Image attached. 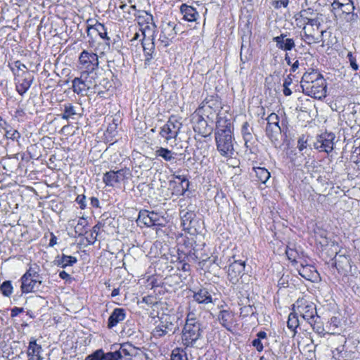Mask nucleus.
I'll list each match as a JSON object with an SVG mask.
<instances>
[{
  "instance_id": "obj_27",
  "label": "nucleus",
  "mask_w": 360,
  "mask_h": 360,
  "mask_svg": "<svg viewBox=\"0 0 360 360\" xmlns=\"http://www.w3.org/2000/svg\"><path fill=\"white\" fill-rule=\"evenodd\" d=\"M180 11L183 15V19L188 22H195L199 17V13L193 6L182 4Z\"/></svg>"
},
{
  "instance_id": "obj_23",
  "label": "nucleus",
  "mask_w": 360,
  "mask_h": 360,
  "mask_svg": "<svg viewBox=\"0 0 360 360\" xmlns=\"http://www.w3.org/2000/svg\"><path fill=\"white\" fill-rule=\"evenodd\" d=\"M297 271L302 277L308 281H314L316 280L319 276V274L315 267L311 265H303L301 264L300 266L297 268Z\"/></svg>"
},
{
  "instance_id": "obj_58",
  "label": "nucleus",
  "mask_w": 360,
  "mask_h": 360,
  "mask_svg": "<svg viewBox=\"0 0 360 360\" xmlns=\"http://www.w3.org/2000/svg\"><path fill=\"white\" fill-rule=\"evenodd\" d=\"M86 197L84 195H79L75 201L77 202V204L79 205V207L82 209V210H84L86 208Z\"/></svg>"
},
{
  "instance_id": "obj_46",
  "label": "nucleus",
  "mask_w": 360,
  "mask_h": 360,
  "mask_svg": "<svg viewBox=\"0 0 360 360\" xmlns=\"http://www.w3.org/2000/svg\"><path fill=\"white\" fill-rule=\"evenodd\" d=\"M255 309L251 305H246L240 308V316L247 317L255 314Z\"/></svg>"
},
{
  "instance_id": "obj_39",
  "label": "nucleus",
  "mask_w": 360,
  "mask_h": 360,
  "mask_svg": "<svg viewBox=\"0 0 360 360\" xmlns=\"http://www.w3.org/2000/svg\"><path fill=\"white\" fill-rule=\"evenodd\" d=\"M87 226V221L84 218H80L77 225L75 226V232L78 236H83L86 233V226Z\"/></svg>"
},
{
  "instance_id": "obj_44",
  "label": "nucleus",
  "mask_w": 360,
  "mask_h": 360,
  "mask_svg": "<svg viewBox=\"0 0 360 360\" xmlns=\"http://www.w3.org/2000/svg\"><path fill=\"white\" fill-rule=\"evenodd\" d=\"M101 227V224L100 223H98L96 224L91 230V233L89 236V238H87V240L89 243L93 244L96 240L97 236L98 235V231Z\"/></svg>"
},
{
  "instance_id": "obj_28",
  "label": "nucleus",
  "mask_w": 360,
  "mask_h": 360,
  "mask_svg": "<svg viewBox=\"0 0 360 360\" xmlns=\"http://www.w3.org/2000/svg\"><path fill=\"white\" fill-rule=\"evenodd\" d=\"M146 24L143 26H140V31L143 36V39H150V37H153V34L154 32L155 25L153 22V18L152 15H146Z\"/></svg>"
},
{
  "instance_id": "obj_42",
  "label": "nucleus",
  "mask_w": 360,
  "mask_h": 360,
  "mask_svg": "<svg viewBox=\"0 0 360 360\" xmlns=\"http://www.w3.org/2000/svg\"><path fill=\"white\" fill-rule=\"evenodd\" d=\"M171 360H188L186 354L183 349H174L171 355Z\"/></svg>"
},
{
  "instance_id": "obj_63",
  "label": "nucleus",
  "mask_w": 360,
  "mask_h": 360,
  "mask_svg": "<svg viewBox=\"0 0 360 360\" xmlns=\"http://www.w3.org/2000/svg\"><path fill=\"white\" fill-rule=\"evenodd\" d=\"M297 148L300 151L307 148V142L303 139H300L297 143Z\"/></svg>"
},
{
  "instance_id": "obj_37",
  "label": "nucleus",
  "mask_w": 360,
  "mask_h": 360,
  "mask_svg": "<svg viewBox=\"0 0 360 360\" xmlns=\"http://www.w3.org/2000/svg\"><path fill=\"white\" fill-rule=\"evenodd\" d=\"M298 314H295V311H292L289 316L287 321L288 327L292 330H295L300 325V320L298 319Z\"/></svg>"
},
{
  "instance_id": "obj_52",
  "label": "nucleus",
  "mask_w": 360,
  "mask_h": 360,
  "mask_svg": "<svg viewBox=\"0 0 360 360\" xmlns=\"http://www.w3.org/2000/svg\"><path fill=\"white\" fill-rule=\"evenodd\" d=\"M85 360H102V349H98L93 354L87 356Z\"/></svg>"
},
{
  "instance_id": "obj_61",
  "label": "nucleus",
  "mask_w": 360,
  "mask_h": 360,
  "mask_svg": "<svg viewBox=\"0 0 360 360\" xmlns=\"http://www.w3.org/2000/svg\"><path fill=\"white\" fill-rule=\"evenodd\" d=\"M193 214L186 212L183 217H182V224L184 226H186L187 224V222L189 221L191 223V218H192Z\"/></svg>"
},
{
  "instance_id": "obj_10",
  "label": "nucleus",
  "mask_w": 360,
  "mask_h": 360,
  "mask_svg": "<svg viewBox=\"0 0 360 360\" xmlns=\"http://www.w3.org/2000/svg\"><path fill=\"white\" fill-rule=\"evenodd\" d=\"M79 61L82 72L95 74L94 71L98 66V58L97 54L87 51H83L80 53Z\"/></svg>"
},
{
  "instance_id": "obj_12",
  "label": "nucleus",
  "mask_w": 360,
  "mask_h": 360,
  "mask_svg": "<svg viewBox=\"0 0 360 360\" xmlns=\"http://www.w3.org/2000/svg\"><path fill=\"white\" fill-rule=\"evenodd\" d=\"M16 91L21 96L24 95L31 86L34 81V75L31 72H20L15 77Z\"/></svg>"
},
{
  "instance_id": "obj_43",
  "label": "nucleus",
  "mask_w": 360,
  "mask_h": 360,
  "mask_svg": "<svg viewBox=\"0 0 360 360\" xmlns=\"http://www.w3.org/2000/svg\"><path fill=\"white\" fill-rule=\"evenodd\" d=\"M143 48L146 54L148 56H152L153 50L154 49V44L151 41V39H143Z\"/></svg>"
},
{
  "instance_id": "obj_3",
  "label": "nucleus",
  "mask_w": 360,
  "mask_h": 360,
  "mask_svg": "<svg viewBox=\"0 0 360 360\" xmlns=\"http://www.w3.org/2000/svg\"><path fill=\"white\" fill-rule=\"evenodd\" d=\"M202 338V328L201 324H195L193 321L189 320L186 323L182 330V343L186 347H198L199 340Z\"/></svg>"
},
{
  "instance_id": "obj_45",
  "label": "nucleus",
  "mask_w": 360,
  "mask_h": 360,
  "mask_svg": "<svg viewBox=\"0 0 360 360\" xmlns=\"http://www.w3.org/2000/svg\"><path fill=\"white\" fill-rule=\"evenodd\" d=\"M1 290L4 296L9 297L13 292V287L10 281H4L1 285Z\"/></svg>"
},
{
  "instance_id": "obj_2",
  "label": "nucleus",
  "mask_w": 360,
  "mask_h": 360,
  "mask_svg": "<svg viewBox=\"0 0 360 360\" xmlns=\"http://www.w3.org/2000/svg\"><path fill=\"white\" fill-rule=\"evenodd\" d=\"M302 27L303 34L302 39L307 44L311 45L323 41L324 30H321V22L319 20H310L304 24Z\"/></svg>"
},
{
  "instance_id": "obj_24",
  "label": "nucleus",
  "mask_w": 360,
  "mask_h": 360,
  "mask_svg": "<svg viewBox=\"0 0 360 360\" xmlns=\"http://www.w3.org/2000/svg\"><path fill=\"white\" fill-rule=\"evenodd\" d=\"M218 320L223 327L230 330L234 323V314L229 310H221L218 314Z\"/></svg>"
},
{
  "instance_id": "obj_57",
  "label": "nucleus",
  "mask_w": 360,
  "mask_h": 360,
  "mask_svg": "<svg viewBox=\"0 0 360 360\" xmlns=\"http://www.w3.org/2000/svg\"><path fill=\"white\" fill-rule=\"evenodd\" d=\"M328 324L330 328H332L333 330H335L340 324V320L336 316H333L328 321Z\"/></svg>"
},
{
  "instance_id": "obj_16",
  "label": "nucleus",
  "mask_w": 360,
  "mask_h": 360,
  "mask_svg": "<svg viewBox=\"0 0 360 360\" xmlns=\"http://www.w3.org/2000/svg\"><path fill=\"white\" fill-rule=\"evenodd\" d=\"M334 139L335 135L331 133L321 135L316 143V148L327 153L331 152L333 149Z\"/></svg>"
},
{
  "instance_id": "obj_18",
  "label": "nucleus",
  "mask_w": 360,
  "mask_h": 360,
  "mask_svg": "<svg viewBox=\"0 0 360 360\" xmlns=\"http://www.w3.org/2000/svg\"><path fill=\"white\" fill-rule=\"evenodd\" d=\"M276 44V47L285 51H291L295 46V43L293 39L287 38V34H281L273 39Z\"/></svg>"
},
{
  "instance_id": "obj_34",
  "label": "nucleus",
  "mask_w": 360,
  "mask_h": 360,
  "mask_svg": "<svg viewBox=\"0 0 360 360\" xmlns=\"http://www.w3.org/2000/svg\"><path fill=\"white\" fill-rule=\"evenodd\" d=\"M63 113L61 115V117L65 120H69L70 118L73 119L74 116L77 115L78 112L77 111L76 107L71 103H65L64 105Z\"/></svg>"
},
{
  "instance_id": "obj_60",
  "label": "nucleus",
  "mask_w": 360,
  "mask_h": 360,
  "mask_svg": "<svg viewBox=\"0 0 360 360\" xmlns=\"http://www.w3.org/2000/svg\"><path fill=\"white\" fill-rule=\"evenodd\" d=\"M252 344L258 352H262L264 349L263 343L259 339H255L252 342Z\"/></svg>"
},
{
  "instance_id": "obj_29",
  "label": "nucleus",
  "mask_w": 360,
  "mask_h": 360,
  "mask_svg": "<svg viewBox=\"0 0 360 360\" xmlns=\"http://www.w3.org/2000/svg\"><path fill=\"white\" fill-rule=\"evenodd\" d=\"M241 133L245 141V146L247 148L251 150L253 143L252 128L250 126L248 122H245L243 123L241 128Z\"/></svg>"
},
{
  "instance_id": "obj_5",
  "label": "nucleus",
  "mask_w": 360,
  "mask_h": 360,
  "mask_svg": "<svg viewBox=\"0 0 360 360\" xmlns=\"http://www.w3.org/2000/svg\"><path fill=\"white\" fill-rule=\"evenodd\" d=\"M215 141L217 149L221 155L225 158L233 157L235 152L233 132L228 131L227 133L215 134Z\"/></svg>"
},
{
  "instance_id": "obj_4",
  "label": "nucleus",
  "mask_w": 360,
  "mask_h": 360,
  "mask_svg": "<svg viewBox=\"0 0 360 360\" xmlns=\"http://www.w3.org/2000/svg\"><path fill=\"white\" fill-rule=\"evenodd\" d=\"M292 311H295V314H297L310 325L316 322V308L312 302L304 298H300L293 304Z\"/></svg>"
},
{
  "instance_id": "obj_40",
  "label": "nucleus",
  "mask_w": 360,
  "mask_h": 360,
  "mask_svg": "<svg viewBox=\"0 0 360 360\" xmlns=\"http://www.w3.org/2000/svg\"><path fill=\"white\" fill-rule=\"evenodd\" d=\"M15 77H18V74L20 75V72H30L27 67L22 64L20 60L14 62L13 67L11 68Z\"/></svg>"
},
{
  "instance_id": "obj_26",
  "label": "nucleus",
  "mask_w": 360,
  "mask_h": 360,
  "mask_svg": "<svg viewBox=\"0 0 360 360\" xmlns=\"http://www.w3.org/2000/svg\"><path fill=\"white\" fill-rule=\"evenodd\" d=\"M193 300L199 304H209L212 302V297L206 288H200L193 292Z\"/></svg>"
},
{
  "instance_id": "obj_17",
  "label": "nucleus",
  "mask_w": 360,
  "mask_h": 360,
  "mask_svg": "<svg viewBox=\"0 0 360 360\" xmlns=\"http://www.w3.org/2000/svg\"><path fill=\"white\" fill-rule=\"evenodd\" d=\"M245 269V262L242 261L235 260L229 265L228 270V277L229 281L235 284L238 282V278L240 276Z\"/></svg>"
},
{
  "instance_id": "obj_14",
  "label": "nucleus",
  "mask_w": 360,
  "mask_h": 360,
  "mask_svg": "<svg viewBox=\"0 0 360 360\" xmlns=\"http://www.w3.org/2000/svg\"><path fill=\"white\" fill-rule=\"evenodd\" d=\"M177 34L176 24L174 22L163 23L160 39L167 46Z\"/></svg>"
},
{
  "instance_id": "obj_33",
  "label": "nucleus",
  "mask_w": 360,
  "mask_h": 360,
  "mask_svg": "<svg viewBox=\"0 0 360 360\" xmlns=\"http://www.w3.org/2000/svg\"><path fill=\"white\" fill-rule=\"evenodd\" d=\"M77 259L75 257L68 256L63 254L61 257H58L57 259V264L58 266H60L62 268H65L68 266H72L75 263H77Z\"/></svg>"
},
{
  "instance_id": "obj_30",
  "label": "nucleus",
  "mask_w": 360,
  "mask_h": 360,
  "mask_svg": "<svg viewBox=\"0 0 360 360\" xmlns=\"http://www.w3.org/2000/svg\"><path fill=\"white\" fill-rule=\"evenodd\" d=\"M313 10L311 8H307L302 10L299 13L295 15V18L297 22V25L301 27L310 20H319L318 18H311L309 17V15L312 14Z\"/></svg>"
},
{
  "instance_id": "obj_59",
  "label": "nucleus",
  "mask_w": 360,
  "mask_h": 360,
  "mask_svg": "<svg viewBox=\"0 0 360 360\" xmlns=\"http://www.w3.org/2000/svg\"><path fill=\"white\" fill-rule=\"evenodd\" d=\"M347 58L349 59V61L350 63V65L352 67V68L354 70H357L358 68H359V66L356 62V58L355 57L353 56L352 53L351 52H349L348 54H347Z\"/></svg>"
},
{
  "instance_id": "obj_6",
  "label": "nucleus",
  "mask_w": 360,
  "mask_h": 360,
  "mask_svg": "<svg viewBox=\"0 0 360 360\" xmlns=\"http://www.w3.org/2000/svg\"><path fill=\"white\" fill-rule=\"evenodd\" d=\"M72 83V88L75 94L85 96L88 91L96 84V74L82 72L80 77H75Z\"/></svg>"
},
{
  "instance_id": "obj_35",
  "label": "nucleus",
  "mask_w": 360,
  "mask_h": 360,
  "mask_svg": "<svg viewBox=\"0 0 360 360\" xmlns=\"http://www.w3.org/2000/svg\"><path fill=\"white\" fill-rule=\"evenodd\" d=\"M254 169L256 176L262 183L265 184L270 178V172L264 167H256Z\"/></svg>"
},
{
  "instance_id": "obj_15",
  "label": "nucleus",
  "mask_w": 360,
  "mask_h": 360,
  "mask_svg": "<svg viewBox=\"0 0 360 360\" xmlns=\"http://www.w3.org/2000/svg\"><path fill=\"white\" fill-rule=\"evenodd\" d=\"M174 325L170 320L169 316H162L160 323L155 327L153 330V335L155 337H162L169 333H174Z\"/></svg>"
},
{
  "instance_id": "obj_41",
  "label": "nucleus",
  "mask_w": 360,
  "mask_h": 360,
  "mask_svg": "<svg viewBox=\"0 0 360 360\" xmlns=\"http://www.w3.org/2000/svg\"><path fill=\"white\" fill-rule=\"evenodd\" d=\"M188 259L189 262H198L200 265L203 264L207 261V258L200 257L198 251L195 250H193V252L191 251L189 252Z\"/></svg>"
},
{
  "instance_id": "obj_11",
  "label": "nucleus",
  "mask_w": 360,
  "mask_h": 360,
  "mask_svg": "<svg viewBox=\"0 0 360 360\" xmlns=\"http://www.w3.org/2000/svg\"><path fill=\"white\" fill-rule=\"evenodd\" d=\"M200 110H196L191 115V122L193 129L203 137L209 136L212 131V127H208L207 121L205 119V115L200 112Z\"/></svg>"
},
{
  "instance_id": "obj_8",
  "label": "nucleus",
  "mask_w": 360,
  "mask_h": 360,
  "mask_svg": "<svg viewBox=\"0 0 360 360\" xmlns=\"http://www.w3.org/2000/svg\"><path fill=\"white\" fill-rule=\"evenodd\" d=\"M182 127V123L174 117L169 119L165 124H164L160 131V135L163 138L167 143L170 140H176Z\"/></svg>"
},
{
  "instance_id": "obj_1",
  "label": "nucleus",
  "mask_w": 360,
  "mask_h": 360,
  "mask_svg": "<svg viewBox=\"0 0 360 360\" xmlns=\"http://www.w3.org/2000/svg\"><path fill=\"white\" fill-rule=\"evenodd\" d=\"M300 85L303 93L314 98L321 99L326 96V82L322 75L312 70L305 72L301 79Z\"/></svg>"
},
{
  "instance_id": "obj_25",
  "label": "nucleus",
  "mask_w": 360,
  "mask_h": 360,
  "mask_svg": "<svg viewBox=\"0 0 360 360\" xmlns=\"http://www.w3.org/2000/svg\"><path fill=\"white\" fill-rule=\"evenodd\" d=\"M96 32L102 39L109 40L110 38L107 36V30L104 25L96 22L94 25L88 24L87 26V36L92 37L94 32Z\"/></svg>"
},
{
  "instance_id": "obj_51",
  "label": "nucleus",
  "mask_w": 360,
  "mask_h": 360,
  "mask_svg": "<svg viewBox=\"0 0 360 360\" xmlns=\"http://www.w3.org/2000/svg\"><path fill=\"white\" fill-rule=\"evenodd\" d=\"M285 254L289 260L292 262H297V252L292 248H288L285 251Z\"/></svg>"
},
{
  "instance_id": "obj_32",
  "label": "nucleus",
  "mask_w": 360,
  "mask_h": 360,
  "mask_svg": "<svg viewBox=\"0 0 360 360\" xmlns=\"http://www.w3.org/2000/svg\"><path fill=\"white\" fill-rule=\"evenodd\" d=\"M281 129L279 124H267L266 133L272 142L278 140V137L281 134Z\"/></svg>"
},
{
  "instance_id": "obj_55",
  "label": "nucleus",
  "mask_w": 360,
  "mask_h": 360,
  "mask_svg": "<svg viewBox=\"0 0 360 360\" xmlns=\"http://www.w3.org/2000/svg\"><path fill=\"white\" fill-rule=\"evenodd\" d=\"M266 121L269 124H278L279 118L276 113H271L267 117Z\"/></svg>"
},
{
  "instance_id": "obj_53",
  "label": "nucleus",
  "mask_w": 360,
  "mask_h": 360,
  "mask_svg": "<svg viewBox=\"0 0 360 360\" xmlns=\"http://www.w3.org/2000/svg\"><path fill=\"white\" fill-rule=\"evenodd\" d=\"M175 178L181 181L183 190H187L189 186V181L185 176L182 175H174Z\"/></svg>"
},
{
  "instance_id": "obj_21",
  "label": "nucleus",
  "mask_w": 360,
  "mask_h": 360,
  "mask_svg": "<svg viewBox=\"0 0 360 360\" xmlns=\"http://www.w3.org/2000/svg\"><path fill=\"white\" fill-rule=\"evenodd\" d=\"M139 349L129 342L123 343L120 345L117 352L120 360H131L135 353Z\"/></svg>"
},
{
  "instance_id": "obj_50",
  "label": "nucleus",
  "mask_w": 360,
  "mask_h": 360,
  "mask_svg": "<svg viewBox=\"0 0 360 360\" xmlns=\"http://www.w3.org/2000/svg\"><path fill=\"white\" fill-rule=\"evenodd\" d=\"M6 137L13 141H18L20 137V134L17 130L11 129L6 131Z\"/></svg>"
},
{
  "instance_id": "obj_19",
  "label": "nucleus",
  "mask_w": 360,
  "mask_h": 360,
  "mask_svg": "<svg viewBox=\"0 0 360 360\" xmlns=\"http://www.w3.org/2000/svg\"><path fill=\"white\" fill-rule=\"evenodd\" d=\"M41 280H36L25 276L21 277V290L23 293H29L38 290L41 284Z\"/></svg>"
},
{
  "instance_id": "obj_31",
  "label": "nucleus",
  "mask_w": 360,
  "mask_h": 360,
  "mask_svg": "<svg viewBox=\"0 0 360 360\" xmlns=\"http://www.w3.org/2000/svg\"><path fill=\"white\" fill-rule=\"evenodd\" d=\"M155 155L161 157L167 162H171L175 160L176 154L167 148L159 147L155 150Z\"/></svg>"
},
{
  "instance_id": "obj_38",
  "label": "nucleus",
  "mask_w": 360,
  "mask_h": 360,
  "mask_svg": "<svg viewBox=\"0 0 360 360\" xmlns=\"http://www.w3.org/2000/svg\"><path fill=\"white\" fill-rule=\"evenodd\" d=\"M137 221L139 224H143L146 226H153V223L150 220L149 212L147 210H142L139 212Z\"/></svg>"
},
{
  "instance_id": "obj_64",
  "label": "nucleus",
  "mask_w": 360,
  "mask_h": 360,
  "mask_svg": "<svg viewBox=\"0 0 360 360\" xmlns=\"http://www.w3.org/2000/svg\"><path fill=\"white\" fill-rule=\"evenodd\" d=\"M343 3L344 2H340V1L338 0H334L331 4V6L333 7V9L342 8Z\"/></svg>"
},
{
  "instance_id": "obj_54",
  "label": "nucleus",
  "mask_w": 360,
  "mask_h": 360,
  "mask_svg": "<svg viewBox=\"0 0 360 360\" xmlns=\"http://www.w3.org/2000/svg\"><path fill=\"white\" fill-rule=\"evenodd\" d=\"M131 360H148L147 355L139 348Z\"/></svg>"
},
{
  "instance_id": "obj_62",
  "label": "nucleus",
  "mask_w": 360,
  "mask_h": 360,
  "mask_svg": "<svg viewBox=\"0 0 360 360\" xmlns=\"http://www.w3.org/2000/svg\"><path fill=\"white\" fill-rule=\"evenodd\" d=\"M146 15H150V14L148 13H144L143 15H140L138 17V24H139V27L143 26L144 25L146 24Z\"/></svg>"
},
{
  "instance_id": "obj_7",
  "label": "nucleus",
  "mask_w": 360,
  "mask_h": 360,
  "mask_svg": "<svg viewBox=\"0 0 360 360\" xmlns=\"http://www.w3.org/2000/svg\"><path fill=\"white\" fill-rule=\"evenodd\" d=\"M221 102L217 96H209L205 98L196 110H200L207 119L213 122L215 115L221 112Z\"/></svg>"
},
{
  "instance_id": "obj_56",
  "label": "nucleus",
  "mask_w": 360,
  "mask_h": 360,
  "mask_svg": "<svg viewBox=\"0 0 360 360\" xmlns=\"http://www.w3.org/2000/svg\"><path fill=\"white\" fill-rule=\"evenodd\" d=\"M150 220L153 223V226L160 225L159 223L160 216L158 213L154 212H149Z\"/></svg>"
},
{
  "instance_id": "obj_48",
  "label": "nucleus",
  "mask_w": 360,
  "mask_h": 360,
  "mask_svg": "<svg viewBox=\"0 0 360 360\" xmlns=\"http://www.w3.org/2000/svg\"><path fill=\"white\" fill-rule=\"evenodd\" d=\"M102 360H120L117 350L104 353L102 350Z\"/></svg>"
},
{
  "instance_id": "obj_47",
  "label": "nucleus",
  "mask_w": 360,
  "mask_h": 360,
  "mask_svg": "<svg viewBox=\"0 0 360 360\" xmlns=\"http://www.w3.org/2000/svg\"><path fill=\"white\" fill-rule=\"evenodd\" d=\"M259 360H283L282 357L275 354L271 351H266Z\"/></svg>"
},
{
  "instance_id": "obj_9",
  "label": "nucleus",
  "mask_w": 360,
  "mask_h": 360,
  "mask_svg": "<svg viewBox=\"0 0 360 360\" xmlns=\"http://www.w3.org/2000/svg\"><path fill=\"white\" fill-rule=\"evenodd\" d=\"M131 176V172L128 168L117 171L110 170L103 174V181L107 186H114L116 184L129 179Z\"/></svg>"
},
{
  "instance_id": "obj_36",
  "label": "nucleus",
  "mask_w": 360,
  "mask_h": 360,
  "mask_svg": "<svg viewBox=\"0 0 360 360\" xmlns=\"http://www.w3.org/2000/svg\"><path fill=\"white\" fill-rule=\"evenodd\" d=\"M39 266L37 264L31 265L26 273L22 276L27 278L30 277L36 280H41V277L39 275Z\"/></svg>"
},
{
  "instance_id": "obj_22",
  "label": "nucleus",
  "mask_w": 360,
  "mask_h": 360,
  "mask_svg": "<svg viewBox=\"0 0 360 360\" xmlns=\"http://www.w3.org/2000/svg\"><path fill=\"white\" fill-rule=\"evenodd\" d=\"M126 318V311L122 308H115L108 320V328L111 329Z\"/></svg>"
},
{
  "instance_id": "obj_13",
  "label": "nucleus",
  "mask_w": 360,
  "mask_h": 360,
  "mask_svg": "<svg viewBox=\"0 0 360 360\" xmlns=\"http://www.w3.org/2000/svg\"><path fill=\"white\" fill-rule=\"evenodd\" d=\"M216 127L217 131L215 134H221V132L227 133L228 131L233 132V127L231 115L227 112H219L216 122Z\"/></svg>"
},
{
  "instance_id": "obj_20",
  "label": "nucleus",
  "mask_w": 360,
  "mask_h": 360,
  "mask_svg": "<svg viewBox=\"0 0 360 360\" xmlns=\"http://www.w3.org/2000/svg\"><path fill=\"white\" fill-rule=\"evenodd\" d=\"M43 349L41 345L37 344V340L32 338L27 348V356L30 357L28 360H43L44 357L41 356Z\"/></svg>"
},
{
  "instance_id": "obj_49",
  "label": "nucleus",
  "mask_w": 360,
  "mask_h": 360,
  "mask_svg": "<svg viewBox=\"0 0 360 360\" xmlns=\"http://www.w3.org/2000/svg\"><path fill=\"white\" fill-rule=\"evenodd\" d=\"M347 2L343 3L342 6V12L349 14L350 13H352L354 10L355 9V7L354 6L353 1L352 0H346Z\"/></svg>"
}]
</instances>
